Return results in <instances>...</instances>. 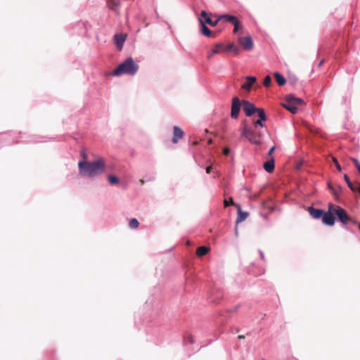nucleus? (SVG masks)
I'll use <instances>...</instances> for the list:
<instances>
[{
    "instance_id": "nucleus-1",
    "label": "nucleus",
    "mask_w": 360,
    "mask_h": 360,
    "mask_svg": "<svg viewBox=\"0 0 360 360\" xmlns=\"http://www.w3.org/2000/svg\"><path fill=\"white\" fill-rule=\"evenodd\" d=\"M335 215L337 216L338 219L343 224H347L352 219L348 216L346 211L334 204H329L328 212H325L323 217V223L328 226H333L335 224Z\"/></svg>"
},
{
    "instance_id": "nucleus-2",
    "label": "nucleus",
    "mask_w": 360,
    "mask_h": 360,
    "mask_svg": "<svg viewBox=\"0 0 360 360\" xmlns=\"http://www.w3.org/2000/svg\"><path fill=\"white\" fill-rule=\"evenodd\" d=\"M105 165L104 159L102 158L94 162L80 161L78 164L80 174L88 176H95L102 174Z\"/></svg>"
},
{
    "instance_id": "nucleus-3",
    "label": "nucleus",
    "mask_w": 360,
    "mask_h": 360,
    "mask_svg": "<svg viewBox=\"0 0 360 360\" xmlns=\"http://www.w3.org/2000/svg\"><path fill=\"white\" fill-rule=\"evenodd\" d=\"M139 69V65L134 63L131 58H127L122 63L120 64L112 72L114 76L127 74L133 75L136 74Z\"/></svg>"
},
{
    "instance_id": "nucleus-4",
    "label": "nucleus",
    "mask_w": 360,
    "mask_h": 360,
    "mask_svg": "<svg viewBox=\"0 0 360 360\" xmlns=\"http://www.w3.org/2000/svg\"><path fill=\"white\" fill-rule=\"evenodd\" d=\"M303 104L304 101L302 99L296 98L292 95H287L282 105L291 113L295 114L297 111V105H302Z\"/></svg>"
},
{
    "instance_id": "nucleus-5",
    "label": "nucleus",
    "mask_w": 360,
    "mask_h": 360,
    "mask_svg": "<svg viewBox=\"0 0 360 360\" xmlns=\"http://www.w3.org/2000/svg\"><path fill=\"white\" fill-rule=\"evenodd\" d=\"M242 135L245 136L248 141L255 145L261 144L260 134L253 131L248 127H245L242 131Z\"/></svg>"
},
{
    "instance_id": "nucleus-6",
    "label": "nucleus",
    "mask_w": 360,
    "mask_h": 360,
    "mask_svg": "<svg viewBox=\"0 0 360 360\" xmlns=\"http://www.w3.org/2000/svg\"><path fill=\"white\" fill-rule=\"evenodd\" d=\"M240 105L241 103L240 99L238 97L233 98L231 110V117L232 118H238L240 110Z\"/></svg>"
},
{
    "instance_id": "nucleus-7",
    "label": "nucleus",
    "mask_w": 360,
    "mask_h": 360,
    "mask_svg": "<svg viewBox=\"0 0 360 360\" xmlns=\"http://www.w3.org/2000/svg\"><path fill=\"white\" fill-rule=\"evenodd\" d=\"M238 43L246 51H250L253 49V41L250 36L240 37Z\"/></svg>"
},
{
    "instance_id": "nucleus-8",
    "label": "nucleus",
    "mask_w": 360,
    "mask_h": 360,
    "mask_svg": "<svg viewBox=\"0 0 360 360\" xmlns=\"http://www.w3.org/2000/svg\"><path fill=\"white\" fill-rule=\"evenodd\" d=\"M243 103V109L245 112L246 115L250 117L255 112H256L257 108L255 106L254 104L248 101H242Z\"/></svg>"
},
{
    "instance_id": "nucleus-9",
    "label": "nucleus",
    "mask_w": 360,
    "mask_h": 360,
    "mask_svg": "<svg viewBox=\"0 0 360 360\" xmlns=\"http://www.w3.org/2000/svg\"><path fill=\"white\" fill-rule=\"evenodd\" d=\"M184 136V131L179 127L174 126L173 129V137L172 141L173 143H176Z\"/></svg>"
},
{
    "instance_id": "nucleus-10",
    "label": "nucleus",
    "mask_w": 360,
    "mask_h": 360,
    "mask_svg": "<svg viewBox=\"0 0 360 360\" xmlns=\"http://www.w3.org/2000/svg\"><path fill=\"white\" fill-rule=\"evenodd\" d=\"M127 39V34H117L115 35V43L119 50L122 49L123 44Z\"/></svg>"
},
{
    "instance_id": "nucleus-11",
    "label": "nucleus",
    "mask_w": 360,
    "mask_h": 360,
    "mask_svg": "<svg viewBox=\"0 0 360 360\" xmlns=\"http://www.w3.org/2000/svg\"><path fill=\"white\" fill-rule=\"evenodd\" d=\"M200 23L201 25V33L202 34L211 38L216 37V34L210 31V30L205 25V22L202 19H200Z\"/></svg>"
},
{
    "instance_id": "nucleus-12",
    "label": "nucleus",
    "mask_w": 360,
    "mask_h": 360,
    "mask_svg": "<svg viewBox=\"0 0 360 360\" xmlns=\"http://www.w3.org/2000/svg\"><path fill=\"white\" fill-rule=\"evenodd\" d=\"M308 211L310 215L314 219H320L321 217H323L325 212L321 209H316L313 207H309L308 208Z\"/></svg>"
},
{
    "instance_id": "nucleus-13",
    "label": "nucleus",
    "mask_w": 360,
    "mask_h": 360,
    "mask_svg": "<svg viewBox=\"0 0 360 360\" xmlns=\"http://www.w3.org/2000/svg\"><path fill=\"white\" fill-rule=\"evenodd\" d=\"M200 15H201L202 18H204L203 21H204L205 24L207 23V24H208V25H211L212 27H215L218 24V22H219V20H218V18H217L216 20L212 21L211 20V18H210L208 13L206 11H202L201 12Z\"/></svg>"
},
{
    "instance_id": "nucleus-14",
    "label": "nucleus",
    "mask_w": 360,
    "mask_h": 360,
    "mask_svg": "<svg viewBox=\"0 0 360 360\" xmlns=\"http://www.w3.org/2000/svg\"><path fill=\"white\" fill-rule=\"evenodd\" d=\"M256 81L257 79L255 77L248 76L246 77V82L242 85L241 87L243 89L249 91L251 89L252 84L256 82Z\"/></svg>"
},
{
    "instance_id": "nucleus-15",
    "label": "nucleus",
    "mask_w": 360,
    "mask_h": 360,
    "mask_svg": "<svg viewBox=\"0 0 360 360\" xmlns=\"http://www.w3.org/2000/svg\"><path fill=\"white\" fill-rule=\"evenodd\" d=\"M264 169L269 173H271L274 169V159L271 158L264 163Z\"/></svg>"
},
{
    "instance_id": "nucleus-16",
    "label": "nucleus",
    "mask_w": 360,
    "mask_h": 360,
    "mask_svg": "<svg viewBox=\"0 0 360 360\" xmlns=\"http://www.w3.org/2000/svg\"><path fill=\"white\" fill-rule=\"evenodd\" d=\"M248 217V213L245 212H243L240 207L238 209V217L236 222L237 224L240 223L245 221Z\"/></svg>"
},
{
    "instance_id": "nucleus-17",
    "label": "nucleus",
    "mask_w": 360,
    "mask_h": 360,
    "mask_svg": "<svg viewBox=\"0 0 360 360\" xmlns=\"http://www.w3.org/2000/svg\"><path fill=\"white\" fill-rule=\"evenodd\" d=\"M277 84L279 86H283L286 83L285 77L278 72H275L274 75Z\"/></svg>"
},
{
    "instance_id": "nucleus-18",
    "label": "nucleus",
    "mask_w": 360,
    "mask_h": 360,
    "mask_svg": "<svg viewBox=\"0 0 360 360\" xmlns=\"http://www.w3.org/2000/svg\"><path fill=\"white\" fill-rule=\"evenodd\" d=\"M210 248L206 246H200L196 250V255L198 257H202L208 253Z\"/></svg>"
},
{
    "instance_id": "nucleus-19",
    "label": "nucleus",
    "mask_w": 360,
    "mask_h": 360,
    "mask_svg": "<svg viewBox=\"0 0 360 360\" xmlns=\"http://www.w3.org/2000/svg\"><path fill=\"white\" fill-rule=\"evenodd\" d=\"M237 19L236 17L228 14L221 15L218 16V20H224L225 21L229 22L231 23H233Z\"/></svg>"
},
{
    "instance_id": "nucleus-20",
    "label": "nucleus",
    "mask_w": 360,
    "mask_h": 360,
    "mask_svg": "<svg viewBox=\"0 0 360 360\" xmlns=\"http://www.w3.org/2000/svg\"><path fill=\"white\" fill-rule=\"evenodd\" d=\"M120 5V0H110L108 6L111 10L115 11L116 8Z\"/></svg>"
},
{
    "instance_id": "nucleus-21",
    "label": "nucleus",
    "mask_w": 360,
    "mask_h": 360,
    "mask_svg": "<svg viewBox=\"0 0 360 360\" xmlns=\"http://www.w3.org/2000/svg\"><path fill=\"white\" fill-rule=\"evenodd\" d=\"M222 47V45L220 44H217L215 45L214 48L212 49L210 53L207 55V58H210L213 55L219 53V49Z\"/></svg>"
},
{
    "instance_id": "nucleus-22",
    "label": "nucleus",
    "mask_w": 360,
    "mask_h": 360,
    "mask_svg": "<svg viewBox=\"0 0 360 360\" xmlns=\"http://www.w3.org/2000/svg\"><path fill=\"white\" fill-rule=\"evenodd\" d=\"M342 193V187L338 184H336L333 189V194L335 196V198H338L339 195Z\"/></svg>"
},
{
    "instance_id": "nucleus-23",
    "label": "nucleus",
    "mask_w": 360,
    "mask_h": 360,
    "mask_svg": "<svg viewBox=\"0 0 360 360\" xmlns=\"http://www.w3.org/2000/svg\"><path fill=\"white\" fill-rule=\"evenodd\" d=\"M256 112L258 113V116L259 117V120H261L262 121H266V115H265L264 109H262V108H257Z\"/></svg>"
},
{
    "instance_id": "nucleus-24",
    "label": "nucleus",
    "mask_w": 360,
    "mask_h": 360,
    "mask_svg": "<svg viewBox=\"0 0 360 360\" xmlns=\"http://www.w3.org/2000/svg\"><path fill=\"white\" fill-rule=\"evenodd\" d=\"M226 50L233 51L236 55H238L240 53V49L233 44H229L226 46Z\"/></svg>"
},
{
    "instance_id": "nucleus-25",
    "label": "nucleus",
    "mask_w": 360,
    "mask_h": 360,
    "mask_svg": "<svg viewBox=\"0 0 360 360\" xmlns=\"http://www.w3.org/2000/svg\"><path fill=\"white\" fill-rule=\"evenodd\" d=\"M232 24L234 25V28H233V33H236L238 32V30L240 27H242L240 22L238 19H236L234 22H233Z\"/></svg>"
},
{
    "instance_id": "nucleus-26",
    "label": "nucleus",
    "mask_w": 360,
    "mask_h": 360,
    "mask_svg": "<svg viewBox=\"0 0 360 360\" xmlns=\"http://www.w3.org/2000/svg\"><path fill=\"white\" fill-rule=\"evenodd\" d=\"M108 181L111 184H116L119 183V179L114 175H110L108 176Z\"/></svg>"
},
{
    "instance_id": "nucleus-27",
    "label": "nucleus",
    "mask_w": 360,
    "mask_h": 360,
    "mask_svg": "<svg viewBox=\"0 0 360 360\" xmlns=\"http://www.w3.org/2000/svg\"><path fill=\"white\" fill-rule=\"evenodd\" d=\"M263 84L266 87H269L271 85V78L269 75H267L264 77Z\"/></svg>"
},
{
    "instance_id": "nucleus-28",
    "label": "nucleus",
    "mask_w": 360,
    "mask_h": 360,
    "mask_svg": "<svg viewBox=\"0 0 360 360\" xmlns=\"http://www.w3.org/2000/svg\"><path fill=\"white\" fill-rule=\"evenodd\" d=\"M139 222L136 219H132L129 221V226L131 229H136L139 226Z\"/></svg>"
},
{
    "instance_id": "nucleus-29",
    "label": "nucleus",
    "mask_w": 360,
    "mask_h": 360,
    "mask_svg": "<svg viewBox=\"0 0 360 360\" xmlns=\"http://www.w3.org/2000/svg\"><path fill=\"white\" fill-rule=\"evenodd\" d=\"M224 207H228V206H229V205H235L234 202H233V198H230L229 200H226V199H225V200H224Z\"/></svg>"
},
{
    "instance_id": "nucleus-30",
    "label": "nucleus",
    "mask_w": 360,
    "mask_h": 360,
    "mask_svg": "<svg viewBox=\"0 0 360 360\" xmlns=\"http://www.w3.org/2000/svg\"><path fill=\"white\" fill-rule=\"evenodd\" d=\"M333 162H334V164H335L336 168L338 169V170L340 172L342 168H341V167H340V165L337 158L333 157Z\"/></svg>"
},
{
    "instance_id": "nucleus-31",
    "label": "nucleus",
    "mask_w": 360,
    "mask_h": 360,
    "mask_svg": "<svg viewBox=\"0 0 360 360\" xmlns=\"http://www.w3.org/2000/svg\"><path fill=\"white\" fill-rule=\"evenodd\" d=\"M264 121L261 120H257V121L255 122V125H259L261 127H264V124L263 123Z\"/></svg>"
},
{
    "instance_id": "nucleus-32",
    "label": "nucleus",
    "mask_w": 360,
    "mask_h": 360,
    "mask_svg": "<svg viewBox=\"0 0 360 360\" xmlns=\"http://www.w3.org/2000/svg\"><path fill=\"white\" fill-rule=\"evenodd\" d=\"M229 153H230V149L228 147H226L224 148V150H223L224 155H228L229 154Z\"/></svg>"
},
{
    "instance_id": "nucleus-33",
    "label": "nucleus",
    "mask_w": 360,
    "mask_h": 360,
    "mask_svg": "<svg viewBox=\"0 0 360 360\" xmlns=\"http://www.w3.org/2000/svg\"><path fill=\"white\" fill-rule=\"evenodd\" d=\"M328 186L329 189L331 191V192L333 193V189H334L335 185H333V184H332L331 183L329 182L328 184Z\"/></svg>"
},
{
    "instance_id": "nucleus-34",
    "label": "nucleus",
    "mask_w": 360,
    "mask_h": 360,
    "mask_svg": "<svg viewBox=\"0 0 360 360\" xmlns=\"http://www.w3.org/2000/svg\"><path fill=\"white\" fill-rule=\"evenodd\" d=\"M275 148H275V146L271 147V148L269 149V150L268 155H272V153H274V151Z\"/></svg>"
},
{
    "instance_id": "nucleus-35",
    "label": "nucleus",
    "mask_w": 360,
    "mask_h": 360,
    "mask_svg": "<svg viewBox=\"0 0 360 360\" xmlns=\"http://www.w3.org/2000/svg\"><path fill=\"white\" fill-rule=\"evenodd\" d=\"M212 169V166H208V167L206 168V172H207V174H210V173L211 172Z\"/></svg>"
},
{
    "instance_id": "nucleus-36",
    "label": "nucleus",
    "mask_w": 360,
    "mask_h": 360,
    "mask_svg": "<svg viewBox=\"0 0 360 360\" xmlns=\"http://www.w3.org/2000/svg\"><path fill=\"white\" fill-rule=\"evenodd\" d=\"M323 63H324V60H321V61L319 62V63L318 66H319V67H321V66L323 64Z\"/></svg>"
},
{
    "instance_id": "nucleus-37",
    "label": "nucleus",
    "mask_w": 360,
    "mask_h": 360,
    "mask_svg": "<svg viewBox=\"0 0 360 360\" xmlns=\"http://www.w3.org/2000/svg\"><path fill=\"white\" fill-rule=\"evenodd\" d=\"M244 338H245L244 335H238V339H244Z\"/></svg>"
},
{
    "instance_id": "nucleus-38",
    "label": "nucleus",
    "mask_w": 360,
    "mask_h": 360,
    "mask_svg": "<svg viewBox=\"0 0 360 360\" xmlns=\"http://www.w3.org/2000/svg\"><path fill=\"white\" fill-rule=\"evenodd\" d=\"M208 143H209V144H212V139H210L208 140Z\"/></svg>"
},
{
    "instance_id": "nucleus-39",
    "label": "nucleus",
    "mask_w": 360,
    "mask_h": 360,
    "mask_svg": "<svg viewBox=\"0 0 360 360\" xmlns=\"http://www.w3.org/2000/svg\"><path fill=\"white\" fill-rule=\"evenodd\" d=\"M140 183H141V184H144V181L141 179V180H140Z\"/></svg>"
},
{
    "instance_id": "nucleus-40",
    "label": "nucleus",
    "mask_w": 360,
    "mask_h": 360,
    "mask_svg": "<svg viewBox=\"0 0 360 360\" xmlns=\"http://www.w3.org/2000/svg\"><path fill=\"white\" fill-rule=\"evenodd\" d=\"M359 229H360V224H359Z\"/></svg>"
}]
</instances>
